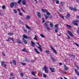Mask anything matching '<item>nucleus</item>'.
<instances>
[{
	"instance_id": "nucleus-44",
	"label": "nucleus",
	"mask_w": 79,
	"mask_h": 79,
	"mask_svg": "<svg viewBox=\"0 0 79 79\" xmlns=\"http://www.w3.org/2000/svg\"><path fill=\"white\" fill-rule=\"evenodd\" d=\"M74 71H75V72L76 73L78 72V71H77V70L76 69H75Z\"/></svg>"
},
{
	"instance_id": "nucleus-45",
	"label": "nucleus",
	"mask_w": 79,
	"mask_h": 79,
	"mask_svg": "<svg viewBox=\"0 0 79 79\" xmlns=\"http://www.w3.org/2000/svg\"><path fill=\"white\" fill-rule=\"evenodd\" d=\"M20 76L21 77H23V76H24V74L21 73H20Z\"/></svg>"
},
{
	"instance_id": "nucleus-37",
	"label": "nucleus",
	"mask_w": 79,
	"mask_h": 79,
	"mask_svg": "<svg viewBox=\"0 0 79 79\" xmlns=\"http://www.w3.org/2000/svg\"><path fill=\"white\" fill-rule=\"evenodd\" d=\"M31 74L32 75H33V76H35V73H34V72L33 71L31 73Z\"/></svg>"
},
{
	"instance_id": "nucleus-63",
	"label": "nucleus",
	"mask_w": 79,
	"mask_h": 79,
	"mask_svg": "<svg viewBox=\"0 0 79 79\" xmlns=\"http://www.w3.org/2000/svg\"><path fill=\"white\" fill-rule=\"evenodd\" d=\"M52 16H49V18H52Z\"/></svg>"
},
{
	"instance_id": "nucleus-61",
	"label": "nucleus",
	"mask_w": 79,
	"mask_h": 79,
	"mask_svg": "<svg viewBox=\"0 0 79 79\" xmlns=\"http://www.w3.org/2000/svg\"><path fill=\"white\" fill-rule=\"evenodd\" d=\"M72 79H77V77H75L74 78H72Z\"/></svg>"
},
{
	"instance_id": "nucleus-62",
	"label": "nucleus",
	"mask_w": 79,
	"mask_h": 79,
	"mask_svg": "<svg viewBox=\"0 0 79 79\" xmlns=\"http://www.w3.org/2000/svg\"><path fill=\"white\" fill-rule=\"evenodd\" d=\"M77 34H79V30H77Z\"/></svg>"
},
{
	"instance_id": "nucleus-51",
	"label": "nucleus",
	"mask_w": 79,
	"mask_h": 79,
	"mask_svg": "<svg viewBox=\"0 0 79 79\" xmlns=\"http://www.w3.org/2000/svg\"><path fill=\"white\" fill-rule=\"evenodd\" d=\"M22 15L23 14H22V13H21V12H19V15L22 16Z\"/></svg>"
},
{
	"instance_id": "nucleus-35",
	"label": "nucleus",
	"mask_w": 79,
	"mask_h": 79,
	"mask_svg": "<svg viewBox=\"0 0 79 79\" xmlns=\"http://www.w3.org/2000/svg\"><path fill=\"white\" fill-rule=\"evenodd\" d=\"M49 52H50V51L46 50V53H47V54H49Z\"/></svg>"
},
{
	"instance_id": "nucleus-34",
	"label": "nucleus",
	"mask_w": 79,
	"mask_h": 79,
	"mask_svg": "<svg viewBox=\"0 0 79 79\" xmlns=\"http://www.w3.org/2000/svg\"><path fill=\"white\" fill-rule=\"evenodd\" d=\"M69 56H73L74 58H75V56L73 55L72 54H70Z\"/></svg>"
},
{
	"instance_id": "nucleus-53",
	"label": "nucleus",
	"mask_w": 79,
	"mask_h": 79,
	"mask_svg": "<svg viewBox=\"0 0 79 79\" xmlns=\"http://www.w3.org/2000/svg\"><path fill=\"white\" fill-rule=\"evenodd\" d=\"M2 53L3 56H5V53L2 52Z\"/></svg>"
},
{
	"instance_id": "nucleus-58",
	"label": "nucleus",
	"mask_w": 79,
	"mask_h": 79,
	"mask_svg": "<svg viewBox=\"0 0 79 79\" xmlns=\"http://www.w3.org/2000/svg\"><path fill=\"white\" fill-rule=\"evenodd\" d=\"M75 44L76 45H77V46L78 47H79V44H77L76 43H75Z\"/></svg>"
},
{
	"instance_id": "nucleus-48",
	"label": "nucleus",
	"mask_w": 79,
	"mask_h": 79,
	"mask_svg": "<svg viewBox=\"0 0 79 79\" xmlns=\"http://www.w3.org/2000/svg\"><path fill=\"white\" fill-rule=\"evenodd\" d=\"M21 9L22 10V11H23V12H24V13L25 12V11L23 10V8H21Z\"/></svg>"
},
{
	"instance_id": "nucleus-19",
	"label": "nucleus",
	"mask_w": 79,
	"mask_h": 79,
	"mask_svg": "<svg viewBox=\"0 0 79 79\" xmlns=\"http://www.w3.org/2000/svg\"><path fill=\"white\" fill-rule=\"evenodd\" d=\"M34 50H35V52L36 53H38L39 54V53H40V52H39L37 50V49L35 48L34 49Z\"/></svg>"
},
{
	"instance_id": "nucleus-4",
	"label": "nucleus",
	"mask_w": 79,
	"mask_h": 79,
	"mask_svg": "<svg viewBox=\"0 0 79 79\" xmlns=\"http://www.w3.org/2000/svg\"><path fill=\"white\" fill-rule=\"evenodd\" d=\"M11 40L12 41V42H14L15 41L14 40V39H13V38H8L7 40H6L7 42H9L11 41Z\"/></svg>"
},
{
	"instance_id": "nucleus-56",
	"label": "nucleus",
	"mask_w": 79,
	"mask_h": 79,
	"mask_svg": "<svg viewBox=\"0 0 79 79\" xmlns=\"http://www.w3.org/2000/svg\"><path fill=\"white\" fill-rule=\"evenodd\" d=\"M67 27H71V26L69 25L68 24L67 25Z\"/></svg>"
},
{
	"instance_id": "nucleus-6",
	"label": "nucleus",
	"mask_w": 79,
	"mask_h": 79,
	"mask_svg": "<svg viewBox=\"0 0 79 79\" xmlns=\"http://www.w3.org/2000/svg\"><path fill=\"white\" fill-rule=\"evenodd\" d=\"M78 22H79V20H77V21H74L73 22V23L74 25H75L76 26H78V24H77Z\"/></svg>"
},
{
	"instance_id": "nucleus-32",
	"label": "nucleus",
	"mask_w": 79,
	"mask_h": 79,
	"mask_svg": "<svg viewBox=\"0 0 79 79\" xmlns=\"http://www.w3.org/2000/svg\"><path fill=\"white\" fill-rule=\"evenodd\" d=\"M30 18H31V16L28 15L27 17V19H30Z\"/></svg>"
},
{
	"instance_id": "nucleus-50",
	"label": "nucleus",
	"mask_w": 79,
	"mask_h": 79,
	"mask_svg": "<svg viewBox=\"0 0 79 79\" xmlns=\"http://www.w3.org/2000/svg\"><path fill=\"white\" fill-rule=\"evenodd\" d=\"M3 66H4V68H6V66H7L6 65V64H4Z\"/></svg>"
},
{
	"instance_id": "nucleus-24",
	"label": "nucleus",
	"mask_w": 79,
	"mask_h": 79,
	"mask_svg": "<svg viewBox=\"0 0 79 79\" xmlns=\"http://www.w3.org/2000/svg\"><path fill=\"white\" fill-rule=\"evenodd\" d=\"M60 4H61V5L63 7V6H64V2H61Z\"/></svg>"
},
{
	"instance_id": "nucleus-2",
	"label": "nucleus",
	"mask_w": 79,
	"mask_h": 79,
	"mask_svg": "<svg viewBox=\"0 0 79 79\" xmlns=\"http://www.w3.org/2000/svg\"><path fill=\"white\" fill-rule=\"evenodd\" d=\"M58 26H59V25L58 24L55 25L54 26V27H56L55 30V32H56V33L58 32Z\"/></svg>"
},
{
	"instance_id": "nucleus-22",
	"label": "nucleus",
	"mask_w": 79,
	"mask_h": 79,
	"mask_svg": "<svg viewBox=\"0 0 79 79\" xmlns=\"http://www.w3.org/2000/svg\"><path fill=\"white\" fill-rule=\"evenodd\" d=\"M17 43L18 44H22V42H21V40H17Z\"/></svg>"
},
{
	"instance_id": "nucleus-29",
	"label": "nucleus",
	"mask_w": 79,
	"mask_h": 79,
	"mask_svg": "<svg viewBox=\"0 0 79 79\" xmlns=\"http://www.w3.org/2000/svg\"><path fill=\"white\" fill-rule=\"evenodd\" d=\"M46 14L48 16H50V13L48 12H47L46 13Z\"/></svg>"
},
{
	"instance_id": "nucleus-39",
	"label": "nucleus",
	"mask_w": 79,
	"mask_h": 79,
	"mask_svg": "<svg viewBox=\"0 0 79 79\" xmlns=\"http://www.w3.org/2000/svg\"><path fill=\"white\" fill-rule=\"evenodd\" d=\"M8 35H13V33H8Z\"/></svg>"
},
{
	"instance_id": "nucleus-38",
	"label": "nucleus",
	"mask_w": 79,
	"mask_h": 79,
	"mask_svg": "<svg viewBox=\"0 0 79 79\" xmlns=\"http://www.w3.org/2000/svg\"><path fill=\"white\" fill-rule=\"evenodd\" d=\"M14 13H15V14H17V11L16 10L14 9Z\"/></svg>"
},
{
	"instance_id": "nucleus-46",
	"label": "nucleus",
	"mask_w": 79,
	"mask_h": 79,
	"mask_svg": "<svg viewBox=\"0 0 79 79\" xmlns=\"http://www.w3.org/2000/svg\"><path fill=\"white\" fill-rule=\"evenodd\" d=\"M43 77H47V75L44 73H43Z\"/></svg>"
},
{
	"instance_id": "nucleus-14",
	"label": "nucleus",
	"mask_w": 79,
	"mask_h": 79,
	"mask_svg": "<svg viewBox=\"0 0 79 79\" xmlns=\"http://www.w3.org/2000/svg\"><path fill=\"white\" fill-rule=\"evenodd\" d=\"M50 70L51 71V72L52 73H54V72H55V69L52 68V67L50 68Z\"/></svg>"
},
{
	"instance_id": "nucleus-42",
	"label": "nucleus",
	"mask_w": 79,
	"mask_h": 79,
	"mask_svg": "<svg viewBox=\"0 0 79 79\" xmlns=\"http://www.w3.org/2000/svg\"><path fill=\"white\" fill-rule=\"evenodd\" d=\"M42 20L43 21L42 22V23H44L45 22V19H44V18H42Z\"/></svg>"
},
{
	"instance_id": "nucleus-21",
	"label": "nucleus",
	"mask_w": 79,
	"mask_h": 79,
	"mask_svg": "<svg viewBox=\"0 0 79 79\" xmlns=\"http://www.w3.org/2000/svg\"><path fill=\"white\" fill-rule=\"evenodd\" d=\"M38 48H39L40 52H42V48H41V47H39V46H38L37 47Z\"/></svg>"
},
{
	"instance_id": "nucleus-55",
	"label": "nucleus",
	"mask_w": 79,
	"mask_h": 79,
	"mask_svg": "<svg viewBox=\"0 0 79 79\" xmlns=\"http://www.w3.org/2000/svg\"><path fill=\"white\" fill-rule=\"evenodd\" d=\"M24 31L25 32H27V30L26 29H24Z\"/></svg>"
},
{
	"instance_id": "nucleus-26",
	"label": "nucleus",
	"mask_w": 79,
	"mask_h": 79,
	"mask_svg": "<svg viewBox=\"0 0 79 79\" xmlns=\"http://www.w3.org/2000/svg\"><path fill=\"white\" fill-rule=\"evenodd\" d=\"M5 64V62L3 61L1 62V66H3L4 64Z\"/></svg>"
},
{
	"instance_id": "nucleus-60",
	"label": "nucleus",
	"mask_w": 79,
	"mask_h": 79,
	"mask_svg": "<svg viewBox=\"0 0 79 79\" xmlns=\"http://www.w3.org/2000/svg\"><path fill=\"white\" fill-rule=\"evenodd\" d=\"M76 73L78 76H79V73L78 72H77V73Z\"/></svg>"
},
{
	"instance_id": "nucleus-36",
	"label": "nucleus",
	"mask_w": 79,
	"mask_h": 79,
	"mask_svg": "<svg viewBox=\"0 0 79 79\" xmlns=\"http://www.w3.org/2000/svg\"><path fill=\"white\" fill-rule=\"evenodd\" d=\"M60 17L62 19H64V16H62V15H60Z\"/></svg>"
},
{
	"instance_id": "nucleus-13",
	"label": "nucleus",
	"mask_w": 79,
	"mask_h": 79,
	"mask_svg": "<svg viewBox=\"0 0 79 79\" xmlns=\"http://www.w3.org/2000/svg\"><path fill=\"white\" fill-rule=\"evenodd\" d=\"M70 16H71V15H70V14L69 13L67 14V16H65V18L66 19H68V18H69Z\"/></svg>"
},
{
	"instance_id": "nucleus-27",
	"label": "nucleus",
	"mask_w": 79,
	"mask_h": 79,
	"mask_svg": "<svg viewBox=\"0 0 79 79\" xmlns=\"http://www.w3.org/2000/svg\"><path fill=\"white\" fill-rule=\"evenodd\" d=\"M50 25L51 27H53V24L52 23H50Z\"/></svg>"
},
{
	"instance_id": "nucleus-40",
	"label": "nucleus",
	"mask_w": 79,
	"mask_h": 79,
	"mask_svg": "<svg viewBox=\"0 0 79 79\" xmlns=\"http://www.w3.org/2000/svg\"><path fill=\"white\" fill-rule=\"evenodd\" d=\"M2 8L3 10H5V5H3L2 6Z\"/></svg>"
},
{
	"instance_id": "nucleus-41",
	"label": "nucleus",
	"mask_w": 79,
	"mask_h": 79,
	"mask_svg": "<svg viewBox=\"0 0 79 79\" xmlns=\"http://www.w3.org/2000/svg\"><path fill=\"white\" fill-rule=\"evenodd\" d=\"M44 15L45 16V19H47V18H48V16L46 15L45 14H44Z\"/></svg>"
},
{
	"instance_id": "nucleus-31",
	"label": "nucleus",
	"mask_w": 79,
	"mask_h": 79,
	"mask_svg": "<svg viewBox=\"0 0 79 79\" xmlns=\"http://www.w3.org/2000/svg\"><path fill=\"white\" fill-rule=\"evenodd\" d=\"M22 0H19L18 2V4H19L20 5H21V2Z\"/></svg>"
},
{
	"instance_id": "nucleus-33",
	"label": "nucleus",
	"mask_w": 79,
	"mask_h": 79,
	"mask_svg": "<svg viewBox=\"0 0 79 79\" xmlns=\"http://www.w3.org/2000/svg\"><path fill=\"white\" fill-rule=\"evenodd\" d=\"M21 64H22V65H23V66H26V63L23 62H21Z\"/></svg>"
},
{
	"instance_id": "nucleus-28",
	"label": "nucleus",
	"mask_w": 79,
	"mask_h": 79,
	"mask_svg": "<svg viewBox=\"0 0 79 79\" xmlns=\"http://www.w3.org/2000/svg\"><path fill=\"white\" fill-rule=\"evenodd\" d=\"M26 27L28 29H31V27H29L27 25H26Z\"/></svg>"
},
{
	"instance_id": "nucleus-5",
	"label": "nucleus",
	"mask_w": 79,
	"mask_h": 79,
	"mask_svg": "<svg viewBox=\"0 0 79 79\" xmlns=\"http://www.w3.org/2000/svg\"><path fill=\"white\" fill-rule=\"evenodd\" d=\"M69 9L70 10H72L74 11H77V9L76 8L72 7H70Z\"/></svg>"
},
{
	"instance_id": "nucleus-52",
	"label": "nucleus",
	"mask_w": 79,
	"mask_h": 79,
	"mask_svg": "<svg viewBox=\"0 0 79 79\" xmlns=\"http://www.w3.org/2000/svg\"><path fill=\"white\" fill-rule=\"evenodd\" d=\"M34 39H35L36 40H37V37L35 36V37L34 38Z\"/></svg>"
},
{
	"instance_id": "nucleus-11",
	"label": "nucleus",
	"mask_w": 79,
	"mask_h": 79,
	"mask_svg": "<svg viewBox=\"0 0 79 79\" xmlns=\"http://www.w3.org/2000/svg\"><path fill=\"white\" fill-rule=\"evenodd\" d=\"M22 3L23 5H26V0H23L22 1Z\"/></svg>"
},
{
	"instance_id": "nucleus-10",
	"label": "nucleus",
	"mask_w": 79,
	"mask_h": 79,
	"mask_svg": "<svg viewBox=\"0 0 79 79\" xmlns=\"http://www.w3.org/2000/svg\"><path fill=\"white\" fill-rule=\"evenodd\" d=\"M22 40L25 39H27V36L25 34L22 35Z\"/></svg>"
},
{
	"instance_id": "nucleus-49",
	"label": "nucleus",
	"mask_w": 79,
	"mask_h": 79,
	"mask_svg": "<svg viewBox=\"0 0 79 79\" xmlns=\"http://www.w3.org/2000/svg\"><path fill=\"white\" fill-rule=\"evenodd\" d=\"M27 39H32L31 37L27 36Z\"/></svg>"
},
{
	"instance_id": "nucleus-30",
	"label": "nucleus",
	"mask_w": 79,
	"mask_h": 79,
	"mask_svg": "<svg viewBox=\"0 0 79 79\" xmlns=\"http://www.w3.org/2000/svg\"><path fill=\"white\" fill-rule=\"evenodd\" d=\"M40 36H41V37H43V38H45V36L43 34H41L40 35Z\"/></svg>"
},
{
	"instance_id": "nucleus-25",
	"label": "nucleus",
	"mask_w": 79,
	"mask_h": 79,
	"mask_svg": "<svg viewBox=\"0 0 79 79\" xmlns=\"http://www.w3.org/2000/svg\"><path fill=\"white\" fill-rule=\"evenodd\" d=\"M25 61L26 62H27V63H29L30 62V60H29V59H25Z\"/></svg>"
},
{
	"instance_id": "nucleus-16",
	"label": "nucleus",
	"mask_w": 79,
	"mask_h": 79,
	"mask_svg": "<svg viewBox=\"0 0 79 79\" xmlns=\"http://www.w3.org/2000/svg\"><path fill=\"white\" fill-rule=\"evenodd\" d=\"M51 49H52V50H53V52H54V53H57L56 51L55 50H54V49L53 48L52 46L51 47Z\"/></svg>"
},
{
	"instance_id": "nucleus-23",
	"label": "nucleus",
	"mask_w": 79,
	"mask_h": 79,
	"mask_svg": "<svg viewBox=\"0 0 79 79\" xmlns=\"http://www.w3.org/2000/svg\"><path fill=\"white\" fill-rule=\"evenodd\" d=\"M22 51H23V52H27V51L26 49L25 48H24L22 50Z\"/></svg>"
},
{
	"instance_id": "nucleus-12",
	"label": "nucleus",
	"mask_w": 79,
	"mask_h": 79,
	"mask_svg": "<svg viewBox=\"0 0 79 79\" xmlns=\"http://www.w3.org/2000/svg\"><path fill=\"white\" fill-rule=\"evenodd\" d=\"M31 47H34V46H35V43L32 41H31Z\"/></svg>"
},
{
	"instance_id": "nucleus-43",
	"label": "nucleus",
	"mask_w": 79,
	"mask_h": 79,
	"mask_svg": "<svg viewBox=\"0 0 79 79\" xmlns=\"http://www.w3.org/2000/svg\"><path fill=\"white\" fill-rule=\"evenodd\" d=\"M59 2H60V1L58 0L56 1V4H58L59 3Z\"/></svg>"
},
{
	"instance_id": "nucleus-64",
	"label": "nucleus",
	"mask_w": 79,
	"mask_h": 79,
	"mask_svg": "<svg viewBox=\"0 0 79 79\" xmlns=\"http://www.w3.org/2000/svg\"><path fill=\"white\" fill-rule=\"evenodd\" d=\"M35 60H32L31 61V62L32 63H34V62H35Z\"/></svg>"
},
{
	"instance_id": "nucleus-15",
	"label": "nucleus",
	"mask_w": 79,
	"mask_h": 79,
	"mask_svg": "<svg viewBox=\"0 0 79 79\" xmlns=\"http://www.w3.org/2000/svg\"><path fill=\"white\" fill-rule=\"evenodd\" d=\"M22 41L25 44H27V40H26L25 39H23V40H22Z\"/></svg>"
},
{
	"instance_id": "nucleus-47",
	"label": "nucleus",
	"mask_w": 79,
	"mask_h": 79,
	"mask_svg": "<svg viewBox=\"0 0 79 79\" xmlns=\"http://www.w3.org/2000/svg\"><path fill=\"white\" fill-rule=\"evenodd\" d=\"M41 10L42 12H44V13L45 12V10H44V9H41Z\"/></svg>"
},
{
	"instance_id": "nucleus-3",
	"label": "nucleus",
	"mask_w": 79,
	"mask_h": 79,
	"mask_svg": "<svg viewBox=\"0 0 79 79\" xmlns=\"http://www.w3.org/2000/svg\"><path fill=\"white\" fill-rule=\"evenodd\" d=\"M44 25L46 28H47V30H52L51 29H50V27H48V25L47 23H44Z\"/></svg>"
},
{
	"instance_id": "nucleus-9",
	"label": "nucleus",
	"mask_w": 79,
	"mask_h": 79,
	"mask_svg": "<svg viewBox=\"0 0 79 79\" xmlns=\"http://www.w3.org/2000/svg\"><path fill=\"white\" fill-rule=\"evenodd\" d=\"M67 33H68L69 35H70V36H71V37H73V36H74V35L72 33L71 31H68Z\"/></svg>"
},
{
	"instance_id": "nucleus-54",
	"label": "nucleus",
	"mask_w": 79,
	"mask_h": 79,
	"mask_svg": "<svg viewBox=\"0 0 79 79\" xmlns=\"http://www.w3.org/2000/svg\"><path fill=\"white\" fill-rule=\"evenodd\" d=\"M34 1L35 2V3L37 4V3H38V2L37 1V0H34Z\"/></svg>"
},
{
	"instance_id": "nucleus-17",
	"label": "nucleus",
	"mask_w": 79,
	"mask_h": 79,
	"mask_svg": "<svg viewBox=\"0 0 79 79\" xmlns=\"http://www.w3.org/2000/svg\"><path fill=\"white\" fill-rule=\"evenodd\" d=\"M51 57V60L52 61H53V62H55V61H56L55 59L53 57Z\"/></svg>"
},
{
	"instance_id": "nucleus-1",
	"label": "nucleus",
	"mask_w": 79,
	"mask_h": 79,
	"mask_svg": "<svg viewBox=\"0 0 79 79\" xmlns=\"http://www.w3.org/2000/svg\"><path fill=\"white\" fill-rule=\"evenodd\" d=\"M18 6V3L16 2H12L10 4V8H13V7L16 8Z\"/></svg>"
},
{
	"instance_id": "nucleus-57",
	"label": "nucleus",
	"mask_w": 79,
	"mask_h": 79,
	"mask_svg": "<svg viewBox=\"0 0 79 79\" xmlns=\"http://www.w3.org/2000/svg\"><path fill=\"white\" fill-rule=\"evenodd\" d=\"M67 37L68 39H71V38H70V37H69V36H68V35H67Z\"/></svg>"
},
{
	"instance_id": "nucleus-7",
	"label": "nucleus",
	"mask_w": 79,
	"mask_h": 79,
	"mask_svg": "<svg viewBox=\"0 0 79 79\" xmlns=\"http://www.w3.org/2000/svg\"><path fill=\"white\" fill-rule=\"evenodd\" d=\"M36 14L38 17L39 18H41V14H40V12H37Z\"/></svg>"
},
{
	"instance_id": "nucleus-18",
	"label": "nucleus",
	"mask_w": 79,
	"mask_h": 79,
	"mask_svg": "<svg viewBox=\"0 0 79 79\" xmlns=\"http://www.w3.org/2000/svg\"><path fill=\"white\" fill-rule=\"evenodd\" d=\"M13 63H14V65H15V66H16V60H13Z\"/></svg>"
},
{
	"instance_id": "nucleus-20",
	"label": "nucleus",
	"mask_w": 79,
	"mask_h": 79,
	"mask_svg": "<svg viewBox=\"0 0 79 79\" xmlns=\"http://www.w3.org/2000/svg\"><path fill=\"white\" fill-rule=\"evenodd\" d=\"M64 66L65 70H68V67H66V65L65 64H64Z\"/></svg>"
},
{
	"instance_id": "nucleus-8",
	"label": "nucleus",
	"mask_w": 79,
	"mask_h": 79,
	"mask_svg": "<svg viewBox=\"0 0 79 79\" xmlns=\"http://www.w3.org/2000/svg\"><path fill=\"white\" fill-rule=\"evenodd\" d=\"M43 69H44V71L45 73H48V71L47 70V67H46V66H44L43 68Z\"/></svg>"
},
{
	"instance_id": "nucleus-59",
	"label": "nucleus",
	"mask_w": 79,
	"mask_h": 79,
	"mask_svg": "<svg viewBox=\"0 0 79 79\" xmlns=\"http://www.w3.org/2000/svg\"><path fill=\"white\" fill-rule=\"evenodd\" d=\"M10 76H13V74L10 73Z\"/></svg>"
}]
</instances>
